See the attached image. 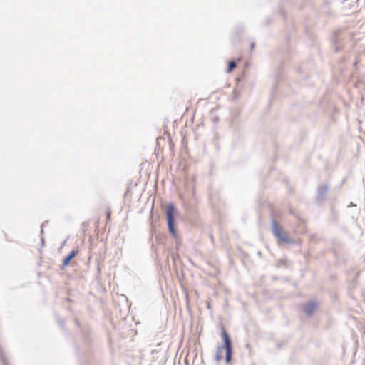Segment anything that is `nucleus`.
<instances>
[{"mask_svg": "<svg viewBox=\"0 0 365 365\" xmlns=\"http://www.w3.org/2000/svg\"><path fill=\"white\" fill-rule=\"evenodd\" d=\"M165 210L169 231L172 236L175 238L177 237V232L174 225V217L176 213L175 208L173 205H168Z\"/></svg>", "mask_w": 365, "mask_h": 365, "instance_id": "nucleus-1", "label": "nucleus"}, {"mask_svg": "<svg viewBox=\"0 0 365 365\" xmlns=\"http://www.w3.org/2000/svg\"><path fill=\"white\" fill-rule=\"evenodd\" d=\"M221 336L225 343L224 348L226 351V362L229 363L232 358V343L227 332L223 327L222 328Z\"/></svg>", "mask_w": 365, "mask_h": 365, "instance_id": "nucleus-2", "label": "nucleus"}, {"mask_svg": "<svg viewBox=\"0 0 365 365\" xmlns=\"http://www.w3.org/2000/svg\"><path fill=\"white\" fill-rule=\"evenodd\" d=\"M272 230L274 235L282 242L285 243L291 242L288 236L283 232L282 227L277 222L272 223Z\"/></svg>", "mask_w": 365, "mask_h": 365, "instance_id": "nucleus-3", "label": "nucleus"}, {"mask_svg": "<svg viewBox=\"0 0 365 365\" xmlns=\"http://www.w3.org/2000/svg\"><path fill=\"white\" fill-rule=\"evenodd\" d=\"M318 304L315 302H309L304 304V312L307 315H312L317 309Z\"/></svg>", "mask_w": 365, "mask_h": 365, "instance_id": "nucleus-4", "label": "nucleus"}, {"mask_svg": "<svg viewBox=\"0 0 365 365\" xmlns=\"http://www.w3.org/2000/svg\"><path fill=\"white\" fill-rule=\"evenodd\" d=\"M78 253V250H73L71 252V253L63 259L62 266L63 267L68 266L70 263V261L74 258Z\"/></svg>", "mask_w": 365, "mask_h": 365, "instance_id": "nucleus-5", "label": "nucleus"}, {"mask_svg": "<svg viewBox=\"0 0 365 365\" xmlns=\"http://www.w3.org/2000/svg\"><path fill=\"white\" fill-rule=\"evenodd\" d=\"M222 349V346H219L217 348V354L215 355V360L217 361H221L223 359V356H222V354L221 353Z\"/></svg>", "mask_w": 365, "mask_h": 365, "instance_id": "nucleus-6", "label": "nucleus"}, {"mask_svg": "<svg viewBox=\"0 0 365 365\" xmlns=\"http://www.w3.org/2000/svg\"><path fill=\"white\" fill-rule=\"evenodd\" d=\"M237 66V64L235 61H230L228 63V67L227 68V73H231Z\"/></svg>", "mask_w": 365, "mask_h": 365, "instance_id": "nucleus-7", "label": "nucleus"}]
</instances>
